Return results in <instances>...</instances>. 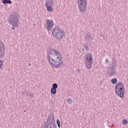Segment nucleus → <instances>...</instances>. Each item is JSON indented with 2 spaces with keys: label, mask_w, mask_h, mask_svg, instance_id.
<instances>
[{
  "label": "nucleus",
  "mask_w": 128,
  "mask_h": 128,
  "mask_svg": "<svg viewBox=\"0 0 128 128\" xmlns=\"http://www.w3.org/2000/svg\"><path fill=\"white\" fill-rule=\"evenodd\" d=\"M53 37L56 40L60 42L64 36H65L64 32L60 28V27H55L52 32Z\"/></svg>",
  "instance_id": "nucleus-1"
},
{
  "label": "nucleus",
  "mask_w": 128,
  "mask_h": 128,
  "mask_svg": "<svg viewBox=\"0 0 128 128\" xmlns=\"http://www.w3.org/2000/svg\"><path fill=\"white\" fill-rule=\"evenodd\" d=\"M8 21L12 26L18 28V14L16 12L12 13Z\"/></svg>",
  "instance_id": "nucleus-2"
},
{
  "label": "nucleus",
  "mask_w": 128,
  "mask_h": 128,
  "mask_svg": "<svg viewBox=\"0 0 128 128\" xmlns=\"http://www.w3.org/2000/svg\"><path fill=\"white\" fill-rule=\"evenodd\" d=\"M115 92L120 98H124V84L120 82L118 83L115 86Z\"/></svg>",
  "instance_id": "nucleus-3"
},
{
  "label": "nucleus",
  "mask_w": 128,
  "mask_h": 128,
  "mask_svg": "<svg viewBox=\"0 0 128 128\" xmlns=\"http://www.w3.org/2000/svg\"><path fill=\"white\" fill-rule=\"evenodd\" d=\"M44 128H56L54 115L47 117V122L44 124Z\"/></svg>",
  "instance_id": "nucleus-4"
},
{
  "label": "nucleus",
  "mask_w": 128,
  "mask_h": 128,
  "mask_svg": "<svg viewBox=\"0 0 128 128\" xmlns=\"http://www.w3.org/2000/svg\"><path fill=\"white\" fill-rule=\"evenodd\" d=\"M77 4L80 14H84L88 6L86 0H78Z\"/></svg>",
  "instance_id": "nucleus-5"
},
{
  "label": "nucleus",
  "mask_w": 128,
  "mask_h": 128,
  "mask_svg": "<svg viewBox=\"0 0 128 128\" xmlns=\"http://www.w3.org/2000/svg\"><path fill=\"white\" fill-rule=\"evenodd\" d=\"M47 53H48L47 55V60L48 62L50 63V64L51 66H54V63L52 62H54V60L56 58V56L54 55V53L52 50H50L48 52V50L47 51Z\"/></svg>",
  "instance_id": "nucleus-6"
},
{
  "label": "nucleus",
  "mask_w": 128,
  "mask_h": 128,
  "mask_svg": "<svg viewBox=\"0 0 128 128\" xmlns=\"http://www.w3.org/2000/svg\"><path fill=\"white\" fill-rule=\"evenodd\" d=\"M85 64L88 70H90L92 68V54H88L85 56Z\"/></svg>",
  "instance_id": "nucleus-7"
},
{
  "label": "nucleus",
  "mask_w": 128,
  "mask_h": 128,
  "mask_svg": "<svg viewBox=\"0 0 128 128\" xmlns=\"http://www.w3.org/2000/svg\"><path fill=\"white\" fill-rule=\"evenodd\" d=\"M52 62L53 66H54V68H62L60 64H62V56H57L56 58L54 60V61H52Z\"/></svg>",
  "instance_id": "nucleus-8"
},
{
  "label": "nucleus",
  "mask_w": 128,
  "mask_h": 128,
  "mask_svg": "<svg viewBox=\"0 0 128 128\" xmlns=\"http://www.w3.org/2000/svg\"><path fill=\"white\" fill-rule=\"evenodd\" d=\"M107 74L110 78V76H116V69H114V64H112L108 68Z\"/></svg>",
  "instance_id": "nucleus-9"
},
{
  "label": "nucleus",
  "mask_w": 128,
  "mask_h": 128,
  "mask_svg": "<svg viewBox=\"0 0 128 128\" xmlns=\"http://www.w3.org/2000/svg\"><path fill=\"white\" fill-rule=\"evenodd\" d=\"M54 20L46 19V22L45 24V27L47 30H50L54 28Z\"/></svg>",
  "instance_id": "nucleus-10"
},
{
  "label": "nucleus",
  "mask_w": 128,
  "mask_h": 128,
  "mask_svg": "<svg viewBox=\"0 0 128 128\" xmlns=\"http://www.w3.org/2000/svg\"><path fill=\"white\" fill-rule=\"evenodd\" d=\"M6 48H4V44L2 43V42L0 41V58L4 56V52Z\"/></svg>",
  "instance_id": "nucleus-11"
},
{
  "label": "nucleus",
  "mask_w": 128,
  "mask_h": 128,
  "mask_svg": "<svg viewBox=\"0 0 128 128\" xmlns=\"http://www.w3.org/2000/svg\"><path fill=\"white\" fill-rule=\"evenodd\" d=\"M54 0H47L45 3V6H54Z\"/></svg>",
  "instance_id": "nucleus-12"
},
{
  "label": "nucleus",
  "mask_w": 128,
  "mask_h": 128,
  "mask_svg": "<svg viewBox=\"0 0 128 128\" xmlns=\"http://www.w3.org/2000/svg\"><path fill=\"white\" fill-rule=\"evenodd\" d=\"M52 50L53 52H54V54L55 56H56V58L58 56H60V53L56 51V50H54V48H52Z\"/></svg>",
  "instance_id": "nucleus-13"
},
{
  "label": "nucleus",
  "mask_w": 128,
  "mask_h": 128,
  "mask_svg": "<svg viewBox=\"0 0 128 128\" xmlns=\"http://www.w3.org/2000/svg\"><path fill=\"white\" fill-rule=\"evenodd\" d=\"M2 3L4 4H12L10 0H2Z\"/></svg>",
  "instance_id": "nucleus-14"
},
{
  "label": "nucleus",
  "mask_w": 128,
  "mask_h": 128,
  "mask_svg": "<svg viewBox=\"0 0 128 128\" xmlns=\"http://www.w3.org/2000/svg\"><path fill=\"white\" fill-rule=\"evenodd\" d=\"M92 40V35L89 34V35H86L85 36V40Z\"/></svg>",
  "instance_id": "nucleus-15"
},
{
  "label": "nucleus",
  "mask_w": 128,
  "mask_h": 128,
  "mask_svg": "<svg viewBox=\"0 0 128 128\" xmlns=\"http://www.w3.org/2000/svg\"><path fill=\"white\" fill-rule=\"evenodd\" d=\"M46 8V10L48 12H52L54 8H52V6H45Z\"/></svg>",
  "instance_id": "nucleus-16"
},
{
  "label": "nucleus",
  "mask_w": 128,
  "mask_h": 128,
  "mask_svg": "<svg viewBox=\"0 0 128 128\" xmlns=\"http://www.w3.org/2000/svg\"><path fill=\"white\" fill-rule=\"evenodd\" d=\"M111 82L112 84H116V82H118V79H116V78H114L112 79Z\"/></svg>",
  "instance_id": "nucleus-17"
},
{
  "label": "nucleus",
  "mask_w": 128,
  "mask_h": 128,
  "mask_svg": "<svg viewBox=\"0 0 128 128\" xmlns=\"http://www.w3.org/2000/svg\"><path fill=\"white\" fill-rule=\"evenodd\" d=\"M51 94H56V89H55L54 88H52L50 90Z\"/></svg>",
  "instance_id": "nucleus-18"
},
{
  "label": "nucleus",
  "mask_w": 128,
  "mask_h": 128,
  "mask_svg": "<svg viewBox=\"0 0 128 128\" xmlns=\"http://www.w3.org/2000/svg\"><path fill=\"white\" fill-rule=\"evenodd\" d=\"M84 47L86 50H90V49L88 48V44H84Z\"/></svg>",
  "instance_id": "nucleus-19"
},
{
  "label": "nucleus",
  "mask_w": 128,
  "mask_h": 128,
  "mask_svg": "<svg viewBox=\"0 0 128 128\" xmlns=\"http://www.w3.org/2000/svg\"><path fill=\"white\" fill-rule=\"evenodd\" d=\"M52 88H55L56 90V88H58V84L56 83L53 84L52 86Z\"/></svg>",
  "instance_id": "nucleus-20"
},
{
  "label": "nucleus",
  "mask_w": 128,
  "mask_h": 128,
  "mask_svg": "<svg viewBox=\"0 0 128 128\" xmlns=\"http://www.w3.org/2000/svg\"><path fill=\"white\" fill-rule=\"evenodd\" d=\"M67 102L69 104H72V99L69 98L68 99Z\"/></svg>",
  "instance_id": "nucleus-21"
},
{
  "label": "nucleus",
  "mask_w": 128,
  "mask_h": 128,
  "mask_svg": "<svg viewBox=\"0 0 128 128\" xmlns=\"http://www.w3.org/2000/svg\"><path fill=\"white\" fill-rule=\"evenodd\" d=\"M56 124H57V126H58V128H60V120L58 119L56 120Z\"/></svg>",
  "instance_id": "nucleus-22"
},
{
  "label": "nucleus",
  "mask_w": 128,
  "mask_h": 128,
  "mask_svg": "<svg viewBox=\"0 0 128 128\" xmlns=\"http://www.w3.org/2000/svg\"><path fill=\"white\" fill-rule=\"evenodd\" d=\"M128 124V120H126V119L123 120L122 124Z\"/></svg>",
  "instance_id": "nucleus-23"
},
{
  "label": "nucleus",
  "mask_w": 128,
  "mask_h": 128,
  "mask_svg": "<svg viewBox=\"0 0 128 128\" xmlns=\"http://www.w3.org/2000/svg\"><path fill=\"white\" fill-rule=\"evenodd\" d=\"M2 62L3 61L2 60H0V68L2 66Z\"/></svg>",
  "instance_id": "nucleus-24"
},
{
  "label": "nucleus",
  "mask_w": 128,
  "mask_h": 128,
  "mask_svg": "<svg viewBox=\"0 0 128 128\" xmlns=\"http://www.w3.org/2000/svg\"><path fill=\"white\" fill-rule=\"evenodd\" d=\"M29 96H30V98H32L34 96V94L30 93Z\"/></svg>",
  "instance_id": "nucleus-25"
},
{
  "label": "nucleus",
  "mask_w": 128,
  "mask_h": 128,
  "mask_svg": "<svg viewBox=\"0 0 128 128\" xmlns=\"http://www.w3.org/2000/svg\"><path fill=\"white\" fill-rule=\"evenodd\" d=\"M14 28H16V26H12V30H14Z\"/></svg>",
  "instance_id": "nucleus-26"
},
{
  "label": "nucleus",
  "mask_w": 128,
  "mask_h": 128,
  "mask_svg": "<svg viewBox=\"0 0 128 128\" xmlns=\"http://www.w3.org/2000/svg\"><path fill=\"white\" fill-rule=\"evenodd\" d=\"M24 92H26L24 91V92H22V94H25L26 96H28V94H24Z\"/></svg>",
  "instance_id": "nucleus-27"
},
{
  "label": "nucleus",
  "mask_w": 128,
  "mask_h": 128,
  "mask_svg": "<svg viewBox=\"0 0 128 128\" xmlns=\"http://www.w3.org/2000/svg\"><path fill=\"white\" fill-rule=\"evenodd\" d=\"M77 70H78V71L79 72H80V70H78V69H77Z\"/></svg>",
  "instance_id": "nucleus-28"
},
{
  "label": "nucleus",
  "mask_w": 128,
  "mask_h": 128,
  "mask_svg": "<svg viewBox=\"0 0 128 128\" xmlns=\"http://www.w3.org/2000/svg\"><path fill=\"white\" fill-rule=\"evenodd\" d=\"M24 112H26V110H25V111H24Z\"/></svg>",
  "instance_id": "nucleus-29"
}]
</instances>
